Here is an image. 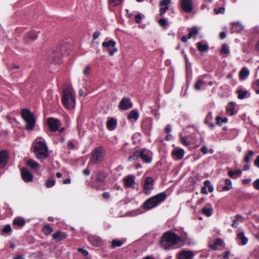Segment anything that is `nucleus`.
<instances>
[{
  "instance_id": "30",
  "label": "nucleus",
  "mask_w": 259,
  "mask_h": 259,
  "mask_svg": "<svg viewBox=\"0 0 259 259\" xmlns=\"http://www.w3.org/2000/svg\"><path fill=\"white\" fill-rule=\"evenodd\" d=\"M106 177V175L101 170H99L97 173V181L98 182H103Z\"/></svg>"
},
{
  "instance_id": "39",
  "label": "nucleus",
  "mask_w": 259,
  "mask_h": 259,
  "mask_svg": "<svg viewBox=\"0 0 259 259\" xmlns=\"http://www.w3.org/2000/svg\"><path fill=\"white\" fill-rule=\"evenodd\" d=\"M42 231L45 235H48L53 231V229L49 225H45L43 227Z\"/></svg>"
},
{
  "instance_id": "11",
  "label": "nucleus",
  "mask_w": 259,
  "mask_h": 259,
  "mask_svg": "<svg viewBox=\"0 0 259 259\" xmlns=\"http://www.w3.org/2000/svg\"><path fill=\"white\" fill-rule=\"evenodd\" d=\"M193 0H180V5L183 11L190 13L193 11Z\"/></svg>"
},
{
  "instance_id": "50",
  "label": "nucleus",
  "mask_w": 259,
  "mask_h": 259,
  "mask_svg": "<svg viewBox=\"0 0 259 259\" xmlns=\"http://www.w3.org/2000/svg\"><path fill=\"white\" fill-rule=\"evenodd\" d=\"M12 231L11 227L10 225H7L3 229V232L4 233H9Z\"/></svg>"
},
{
  "instance_id": "27",
  "label": "nucleus",
  "mask_w": 259,
  "mask_h": 259,
  "mask_svg": "<svg viewBox=\"0 0 259 259\" xmlns=\"http://www.w3.org/2000/svg\"><path fill=\"white\" fill-rule=\"evenodd\" d=\"M212 119V116L211 112H209L207 115L206 118L205 119V123L208 125V126L210 128H213L214 127V124L213 123L211 122V120Z\"/></svg>"
},
{
  "instance_id": "20",
  "label": "nucleus",
  "mask_w": 259,
  "mask_h": 259,
  "mask_svg": "<svg viewBox=\"0 0 259 259\" xmlns=\"http://www.w3.org/2000/svg\"><path fill=\"white\" fill-rule=\"evenodd\" d=\"M117 125V121L113 118L109 119L106 123V126L109 131H113L115 129Z\"/></svg>"
},
{
  "instance_id": "43",
  "label": "nucleus",
  "mask_w": 259,
  "mask_h": 259,
  "mask_svg": "<svg viewBox=\"0 0 259 259\" xmlns=\"http://www.w3.org/2000/svg\"><path fill=\"white\" fill-rule=\"evenodd\" d=\"M197 49L200 51H205L208 49V46L206 44H202L201 42L197 44Z\"/></svg>"
},
{
  "instance_id": "46",
  "label": "nucleus",
  "mask_w": 259,
  "mask_h": 259,
  "mask_svg": "<svg viewBox=\"0 0 259 259\" xmlns=\"http://www.w3.org/2000/svg\"><path fill=\"white\" fill-rule=\"evenodd\" d=\"M55 184V181L53 179H49L46 181V185L48 188H51Z\"/></svg>"
},
{
  "instance_id": "34",
  "label": "nucleus",
  "mask_w": 259,
  "mask_h": 259,
  "mask_svg": "<svg viewBox=\"0 0 259 259\" xmlns=\"http://www.w3.org/2000/svg\"><path fill=\"white\" fill-rule=\"evenodd\" d=\"M237 93L238 94V98L239 99L245 98L248 94L247 91H243L241 89L237 90Z\"/></svg>"
},
{
  "instance_id": "61",
  "label": "nucleus",
  "mask_w": 259,
  "mask_h": 259,
  "mask_svg": "<svg viewBox=\"0 0 259 259\" xmlns=\"http://www.w3.org/2000/svg\"><path fill=\"white\" fill-rule=\"evenodd\" d=\"M74 147V144L71 141H69L67 145V148L68 149H72Z\"/></svg>"
},
{
  "instance_id": "48",
  "label": "nucleus",
  "mask_w": 259,
  "mask_h": 259,
  "mask_svg": "<svg viewBox=\"0 0 259 259\" xmlns=\"http://www.w3.org/2000/svg\"><path fill=\"white\" fill-rule=\"evenodd\" d=\"M180 140L181 143L185 146H188L190 145V142L188 141V139L187 137H181L180 138Z\"/></svg>"
},
{
  "instance_id": "12",
  "label": "nucleus",
  "mask_w": 259,
  "mask_h": 259,
  "mask_svg": "<svg viewBox=\"0 0 259 259\" xmlns=\"http://www.w3.org/2000/svg\"><path fill=\"white\" fill-rule=\"evenodd\" d=\"M21 173L22 179L25 182L28 183L32 181L33 176L27 168H22Z\"/></svg>"
},
{
  "instance_id": "63",
  "label": "nucleus",
  "mask_w": 259,
  "mask_h": 259,
  "mask_svg": "<svg viewBox=\"0 0 259 259\" xmlns=\"http://www.w3.org/2000/svg\"><path fill=\"white\" fill-rule=\"evenodd\" d=\"M164 131L166 133H170L171 131L170 125L169 124L167 125L165 127Z\"/></svg>"
},
{
  "instance_id": "58",
  "label": "nucleus",
  "mask_w": 259,
  "mask_h": 259,
  "mask_svg": "<svg viewBox=\"0 0 259 259\" xmlns=\"http://www.w3.org/2000/svg\"><path fill=\"white\" fill-rule=\"evenodd\" d=\"M142 18L140 15L138 14L135 16V20L137 23H140Z\"/></svg>"
},
{
  "instance_id": "21",
  "label": "nucleus",
  "mask_w": 259,
  "mask_h": 259,
  "mask_svg": "<svg viewBox=\"0 0 259 259\" xmlns=\"http://www.w3.org/2000/svg\"><path fill=\"white\" fill-rule=\"evenodd\" d=\"M89 240L91 243L94 246H100L103 243L101 239L95 236L89 237Z\"/></svg>"
},
{
  "instance_id": "8",
  "label": "nucleus",
  "mask_w": 259,
  "mask_h": 259,
  "mask_svg": "<svg viewBox=\"0 0 259 259\" xmlns=\"http://www.w3.org/2000/svg\"><path fill=\"white\" fill-rule=\"evenodd\" d=\"M91 161L94 164H98L101 162L103 158L102 148L98 147L94 149L92 153Z\"/></svg>"
},
{
  "instance_id": "45",
  "label": "nucleus",
  "mask_w": 259,
  "mask_h": 259,
  "mask_svg": "<svg viewBox=\"0 0 259 259\" xmlns=\"http://www.w3.org/2000/svg\"><path fill=\"white\" fill-rule=\"evenodd\" d=\"M242 217L241 215L240 214H237L236 216H235V218L234 219V220L233 221V223H232V227L233 228H236L238 224H239V223H238V219L239 218H241Z\"/></svg>"
},
{
  "instance_id": "33",
  "label": "nucleus",
  "mask_w": 259,
  "mask_h": 259,
  "mask_svg": "<svg viewBox=\"0 0 259 259\" xmlns=\"http://www.w3.org/2000/svg\"><path fill=\"white\" fill-rule=\"evenodd\" d=\"M237 238L239 240L241 241V244L242 245H245L248 242V239L245 236L243 232L238 233Z\"/></svg>"
},
{
  "instance_id": "13",
  "label": "nucleus",
  "mask_w": 259,
  "mask_h": 259,
  "mask_svg": "<svg viewBox=\"0 0 259 259\" xmlns=\"http://www.w3.org/2000/svg\"><path fill=\"white\" fill-rule=\"evenodd\" d=\"M171 0H161L159 3L160 8L159 9V15L162 16L169 9Z\"/></svg>"
},
{
  "instance_id": "59",
  "label": "nucleus",
  "mask_w": 259,
  "mask_h": 259,
  "mask_svg": "<svg viewBox=\"0 0 259 259\" xmlns=\"http://www.w3.org/2000/svg\"><path fill=\"white\" fill-rule=\"evenodd\" d=\"M200 150L204 154H206L208 153V150L206 146H202Z\"/></svg>"
},
{
  "instance_id": "52",
  "label": "nucleus",
  "mask_w": 259,
  "mask_h": 259,
  "mask_svg": "<svg viewBox=\"0 0 259 259\" xmlns=\"http://www.w3.org/2000/svg\"><path fill=\"white\" fill-rule=\"evenodd\" d=\"M91 69L90 66H87L85 69L83 71V74L84 76H87L89 75L90 71Z\"/></svg>"
},
{
  "instance_id": "16",
  "label": "nucleus",
  "mask_w": 259,
  "mask_h": 259,
  "mask_svg": "<svg viewBox=\"0 0 259 259\" xmlns=\"http://www.w3.org/2000/svg\"><path fill=\"white\" fill-rule=\"evenodd\" d=\"M8 159V153L6 151L3 150L0 152V167L5 166L7 163Z\"/></svg>"
},
{
  "instance_id": "54",
  "label": "nucleus",
  "mask_w": 259,
  "mask_h": 259,
  "mask_svg": "<svg viewBox=\"0 0 259 259\" xmlns=\"http://www.w3.org/2000/svg\"><path fill=\"white\" fill-rule=\"evenodd\" d=\"M184 58L186 62V69L188 70L191 67V64L189 63L188 57L186 55H184Z\"/></svg>"
},
{
  "instance_id": "7",
  "label": "nucleus",
  "mask_w": 259,
  "mask_h": 259,
  "mask_svg": "<svg viewBox=\"0 0 259 259\" xmlns=\"http://www.w3.org/2000/svg\"><path fill=\"white\" fill-rule=\"evenodd\" d=\"M47 123L51 132L59 131L61 133L64 131V127L60 128L62 123L58 119L53 117L48 118L47 120Z\"/></svg>"
},
{
  "instance_id": "19",
  "label": "nucleus",
  "mask_w": 259,
  "mask_h": 259,
  "mask_svg": "<svg viewBox=\"0 0 259 259\" xmlns=\"http://www.w3.org/2000/svg\"><path fill=\"white\" fill-rule=\"evenodd\" d=\"M184 152L183 149L177 148L172 150V153L175 157L180 160L183 158Z\"/></svg>"
},
{
  "instance_id": "9",
  "label": "nucleus",
  "mask_w": 259,
  "mask_h": 259,
  "mask_svg": "<svg viewBox=\"0 0 259 259\" xmlns=\"http://www.w3.org/2000/svg\"><path fill=\"white\" fill-rule=\"evenodd\" d=\"M115 45L116 42L112 40H110L108 41H104L102 43V46L107 49L110 56H112L117 51V48L115 47Z\"/></svg>"
},
{
  "instance_id": "55",
  "label": "nucleus",
  "mask_w": 259,
  "mask_h": 259,
  "mask_svg": "<svg viewBox=\"0 0 259 259\" xmlns=\"http://www.w3.org/2000/svg\"><path fill=\"white\" fill-rule=\"evenodd\" d=\"M253 186L256 190H259V178L253 182Z\"/></svg>"
},
{
  "instance_id": "44",
  "label": "nucleus",
  "mask_w": 259,
  "mask_h": 259,
  "mask_svg": "<svg viewBox=\"0 0 259 259\" xmlns=\"http://www.w3.org/2000/svg\"><path fill=\"white\" fill-rule=\"evenodd\" d=\"M198 29L197 27H192L190 30V32L188 33V38H191L193 35H195L198 33Z\"/></svg>"
},
{
  "instance_id": "6",
  "label": "nucleus",
  "mask_w": 259,
  "mask_h": 259,
  "mask_svg": "<svg viewBox=\"0 0 259 259\" xmlns=\"http://www.w3.org/2000/svg\"><path fill=\"white\" fill-rule=\"evenodd\" d=\"M62 102L64 106L68 109L73 108L75 106V98L72 95L70 89H67L63 91Z\"/></svg>"
},
{
  "instance_id": "26",
  "label": "nucleus",
  "mask_w": 259,
  "mask_h": 259,
  "mask_svg": "<svg viewBox=\"0 0 259 259\" xmlns=\"http://www.w3.org/2000/svg\"><path fill=\"white\" fill-rule=\"evenodd\" d=\"M249 74V71L245 67H243L239 72V77L241 79H245Z\"/></svg>"
},
{
  "instance_id": "18",
  "label": "nucleus",
  "mask_w": 259,
  "mask_h": 259,
  "mask_svg": "<svg viewBox=\"0 0 259 259\" xmlns=\"http://www.w3.org/2000/svg\"><path fill=\"white\" fill-rule=\"evenodd\" d=\"M135 176L129 175L124 178V183L126 187L131 188L134 186L135 184Z\"/></svg>"
},
{
  "instance_id": "5",
  "label": "nucleus",
  "mask_w": 259,
  "mask_h": 259,
  "mask_svg": "<svg viewBox=\"0 0 259 259\" xmlns=\"http://www.w3.org/2000/svg\"><path fill=\"white\" fill-rule=\"evenodd\" d=\"M21 116L26 123L25 128L32 130L35 124L34 115L29 110L23 109L21 111Z\"/></svg>"
},
{
  "instance_id": "25",
  "label": "nucleus",
  "mask_w": 259,
  "mask_h": 259,
  "mask_svg": "<svg viewBox=\"0 0 259 259\" xmlns=\"http://www.w3.org/2000/svg\"><path fill=\"white\" fill-rule=\"evenodd\" d=\"M26 223L25 220L24 218L21 217H17L13 220V224L17 225L19 227H23Z\"/></svg>"
},
{
  "instance_id": "24",
  "label": "nucleus",
  "mask_w": 259,
  "mask_h": 259,
  "mask_svg": "<svg viewBox=\"0 0 259 259\" xmlns=\"http://www.w3.org/2000/svg\"><path fill=\"white\" fill-rule=\"evenodd\" d=\"M27 165L32 169H37L40 167L39 163L32 159H29L26 161Z\"/></svg>"
},
{
  "instance_id": "29",
  "label": "nucleus",
  "mask_w": 259,
  "mask_h": 259,
  "mask_svg": "<svg viewBox=\"0 0 259 259\" xmlns=\"http://www.w3.org/2000/svg\"><path fill=\"white\" fill-rule=\"evenodd\" d=\"M61 56V53L60 52H53L51 55V58L55 63H59V59Z\"/></svg>"
},
{
  "instance_id": "64",
  "label": "nucleus",
  "mask_w": 259,
  "mask_h": 259,
  "mask_svg": "<svg viewBox=\"0 0 259 259\" xmlns=\"http://www.w3.org/2000/svg\"><path fill=\"white\" fill-rule=\"evenodd\" d=\"M254 165L259 168V155L257 156L254 160Z\"/></svg>"
},
{
  "instance_id": "53",
  "label": "nucleus",
  "mask_w": 259,
  "mask_h": 259,
  "mask_svg": "<svg viewBox=\"0 0 259 259\" xmlns=\"http://www.w3.org/2000/svg\"><path fill=\"white\" fill-rule=\"evenodd\" d=\"M230 254V251H227L225 252V254L223 256L220 255V258H221V259H229Z\"/></svg>"
},
{
  "instance_id": "37",
  "label": "nucleus",
  "mask_w": 259,
  "mask_h": 259,
  "mask_svg": "<svg viewBox=\"0 0 259 259\" xmlns=\"http://www.w3.org/2000/svg\"><path fill=\"white\" fill-rule=\"evenodd\" d=\"M225 184L226 186L223 187V190L225 191H228L232 188V182L229 179H226L225 180Z\"/></svg>"
},
{
  "instance_id": "57",
  "label": "nucleus",
  "mask_w": 259,
  "mask_h": 259,
  "mask_svg": "<svg viewBox=\"0 0 259 259\" xmlns=\"http://www.w3.org/2000/svg\"><path fill=\"white\" fill-rule=\"evenodd\" d=\"M78 251L79 252H81L82 253V254L84 255V256H87V255H88V251L86 250H84L81 248H79L78 249Z\"/></svg>"
},
{
  "instance_id": "14",
  "label": "nucleus",
  "mask_w": 259,
  "mask_h": 259,
  "mask_svg": "<svg viewBox=\"0 0 259 259\" xmlns=\"http://www.w3.org/2000/svg\"><path fill=\"white\" fill-rule=\"evenodd\" d=\"M132 107V103L129 99L123 98L119 104V108L123 110H127Z\"/></svg>"
},
{
  "instance_id": "49",
  "label": "nucleus",
  "mask_w": 259,
  "mask_h": 259,
  "mask_svg": "<svg viewBox=\"0 0 259 259\" xmlns=\"http://www.w3.org/2000/svg\"><path fill=\"white\" fill-rule=\"evenodd\" d=\"M122 2V0H109V4L113 7H115L120 5Z\"/></svg>"
},
{
  "instance_id": "35",
  "label": "nucleus",
  "mask_w": 259,
  "mask_h": 259,
  "mask_svg": "<svg viewBox=\"0 0 259 259\" xmlns=\"http://www.w3.org/2000/svg\"><path fill=\"white\" fill-rule=\"evenodd\" d=\"M253 155L254 152L252 150H249L245 156L244 158V161L246 163H249Z\"/></svg>"
},
{
  "instance_id": "32",
  "label": "nucleus",
  "mask_w": 259,
  "mask_h": 259,
  "mask_svg": "<svg viewBox=\"0 0 259 259\" xmlns=\"http://www.w3.org/2000/svg\"><path fill=\"white\" fill-rule=\"evenodd\" d=\"M232 29L236 32H239L243 29V26L239 22H235L232 24Z\"/></svg>"
},
{
  "instance_id": "22",
  "label": "nucleus",
  "mask_w": 259,
  "mask_h": 259,
  "mask_svg": "<svg viewBox=\"0 0 259 259\" xmlns=\"http://www.w3.org/2000/svg\"><path fill=\"white\" fill-rule=\"evenodd\" d=\"M213 208L210 204H208L202 209V213L207 217H210L212 213Z\"/></svg>"
},
{
  "instance_id": "41",
  "label": "nucleus",
  "mask_w": 259,
  "mask_h": 259,
  "mask_svg": "<svg viewBox=\"0 0 259 259\" xmlns=\"http://www.w3.org/2000/svg\"><path fill=\"white\" fill-rule=\"evenodd\" d=\"M230 53V50L229 47L225 44H223L221 51V54H225L228 55Z\"/></svg>"
},
{
  "instance_id": "17",
  "label": "nucleus",
  "mask_w": 259,
  "mask_h": 259,
  "mask_svg": "<svg viewBox=\"0 0 259 259\" xmlns=\"http://www.w3.org/2000/svg\"><path fill=\"white\" fill-rule=\"evenodd\" d=\"M195 253L191 251H183L179 255V259H192Z\"/></svg>"
},
{
  "instance_id": "42",
  "label": "nucleus",
  "mask_w": 259,
  "mask_h": 259,
  "mask_svg": "<svg viewBox=\"0 0 259 259\" xmlns=\"http://www.w3.org/2000/svg\"><path fill=\"white\" fill-rule=\"evenodd\" d=\"M223 241L221 239H217L211 248L213 250H217L218 249L217 246L221 245Z\"/></svg>"
},
{
  "instance_id": "10",
  "label": "nucleus",
  "mask_w": 259,
  "mask_h": 259,
  "mask_svg": "<svg viewBox=\"0 0 259 259\" xmlns=\"http://www.w3.org/2000/svg\"><path fill=\"white\" fill-rule=\"evenodd\" d=\"M154 180L151 177H147L144 183V192L146 194H149L153 189Z\"/></svg>"
},
{
  "instance_id": "2",
  "label": "nucleus",
  "mask_w": 259,
  "mask_h": 259,
  "mask_svg": "<svg viewBox=\"0 0 259 259\" xmlns=\"http://www.w3.org/2000/svg\"><path fill=\"white\" fill-rule=\"evenodd\" d=\"M181 240L175 233L171 231L163 234L160 244L165 249H170L171 246L176 244Z\"/></svg>"
},
{
  "instance_id": "40",
  "label": "nucleus",
  "mask_w": 259,
  "mask_h": 259,
  "mask_svg": "<svg viewBox=\"0 0 259 259\" xmlns=\"http://www.w3.org/2000/svg\"><path fill=\"white\" fill-rule=\"evenodd\" d=\"M123 244V241L121 240L113 239L111 241V247L115 248L116 247H120Z\"/></svg>"
},
{
  "instance_id": "51",
  "label": "nucleus",
  "mask_w": 259,
  "mask_h": 259,
  "mask_svg": "<svg viewBox=\"0 0 259 259\" xmlns=\"http://www.w3.org/2000/svg\"><path fill=\"white\" fill-rule=\"evenodd\" d=\"M159 24L161 26L164 27L167 24V20L166 19L161 18L159 20Z\"/></svg>"
},
{
  "instance_id": "56",
  "label": "nucleus",
  "mask_w": 259,
  "mask_h": 259,
  "mask_svg": "<svg viewBox=\"0 0 259 259\" xmlns=\"http://www.w3.org/2000/svg\"><path fill=\"white\" fill-rule=\"evenodd\" d=\"M216 119V122H217V124L219 125H221V124H222L223 122V118H221L220 116H217L215 118Z\"/></svg>"
},
{
  "instance_id": "60",
  "label": "nucleus",
  "mask_w": 259,
  "mask_h": 259,
  "mask_svg": "<svg viewBox=\"0 0 259 259\" xmlns=\"http://www.w3.org/2000/svg\"><path fill=\"white\" fill-rule=\"evenodd\" d=\"M100 35V33L99 31H95L93 35V38L94 40L96 39Z\"/></svg>"
},
{
  "instance_id": "47",
  "label": "nucleus",
  "mask_w": 259,
  "mask_h": 259,
  "mask_svg": "<svg viewBox=\"0 0 259 259\" xmlns=\"http://www.w3.org/2000/svg\"><path fill=\"white\" fill-rule=\"evenodd\" d=\"M204 185L208 187V191L209 192H212L213 191V187L212 185H211L210 182L209 180L205 181L204 182Z\"/></svg>"
},
{
  "instance_id": "31",
  "label": "nucleus",
  "mask_w": 259,
  "mask_h": 259,
  "mask_svg": "<svg viewBox=\"0 0 259 259\" xmlns=\"http://www.w3.org/2000/svg\"><path fill=\"white\" fill-rule=\"evenodd\" d=\"M226 111L228 115H233L234 114V103L230 102L227 106Z\"/></svg>"
},
{
  "instance_id": "3",
  "label": "nucleus",
  "mask_w": 259,
  "mask_h": 259,
  "mask_svg": "<svg viewBox=\"0 0 259 259\" xmlns=\"http://www.w3.org/2000/svg\"><path fill=\"white\" fill-rule=\"evenodd\" d=\"M33 152L39 159H45L49 156V149L45 141H36L34 143Z\"/></svg>"
},
{
  "instance_id": "15",
  "label": "nucleus",
  "mask_w": 259,
  "mask_h": 259,
  "mask_svg": "<svg viewBox=\"0 0 259 259\" xmlns=\"http://www.w3.org/2000/svg\"><path fill=\"white\" fill-rule=\"evenodd\" d=\"M142 127L144 133L146 135H149L152 128V123L151 121L149 120H145L142 123Z\"/></svg>"
},
{
  "instance_id": "4",
  "label": "nucleus",
  "mask_w": 259,
  "mask_h": 259,
  "mask_svg": "<svg viewBox=\"0 0 259 259\" xmlns=\"http://www.w3.org/2000/svg\"><path fill=\"white\" fill-rule=\"evenodd\" d=\"M166 198L165 193H160L147 199L143 204V208L147 210L152 209L163 202Z\"/></svg>"
},
{
  "instance_id": "36",
  "label": "nucleus",
  "mask_w": 259,
  "mask_h": 259,
  "mask_svg": "<svg viewBox=\"0 0 259 259\" xmlns=\"http://www.w3.org/2000/svg\"><path fill=\"white\" fill-rule=\"evenodd\" d=\"M204 84V81L203 80L198 79L195 84L194 89L197 91L200 90Z\"/></svg>"
},
{
  "instance_id": "62",
  "label": "nucleus",
  "mask_w": 259,
  "mask_h": 259,
  "mask_svg": "<svg viewBox=\"0 0 259 259\" xmlns=\"http://www.w3.org/2000/svg\"><path fill=\"white\" fill-rule=\"evenodd\" d=\"M206 187L207 186H205V185L201 188V193L202 194H207V191L206 190Z\"/></svg>"
},
{
  "instance_id": "38",
  "label": "nucleus",
  "mask_w": 259,
  "mask_h": 259,
  "mask_svg": "<svg viewBox=\"0 0 259 259\" xmlns=\"http://www.w3.org/2000/svg\"><path fill=\"white\" fill-rule=\"evenodd\" d=\"M26 36L31 40H34L37 37V33L36 31L32 30L30 31Z\"/></svg>"
},
{
  "instance_id": "28",
  "label": "nucleus",
  "mask_w": 259,
  "mask_h": 259,
  "mask_svg": "<svg viewBox=\"0 0 259 259\" xmlns=\"http://www.w3.org/2000/svg\"><path fill=\"white\" fill-rule=\"evenodd\" d=\"M139 113L136 110H133L128 115V119L136 121L139 118Z\"/></svg>"
},
{
  "instance_id": "23",
  "label": "nucleus",
  "mask_w": 259,
  "mask_h": 259,
  "mask_svg": "<svg viewBox=\"0 0 259 259\" xmlns=\"http://www.w3.org/2000/svg\"><path fill=\"white\" fill-rule=\"evenodd\" d=\"M66 237V234L61 231H58L53 235V238L57 241H61Z\"/></svg>"
},
{
  "instance_id": "1",
  "label": "nucleus",
  "mask_w": 259,
  "mask_h": 259,
  "mask_svg": "<svg viewBox=\"0 0 259 259\" xmlns=\"http://www.w3.org/2000/svg\"><path fill=\"white\" fill-rule=\"evenodd\" d=\"M153 154L151 151L147 149L143 148L136 150L128 157L129 161H136L140 158L143 162L149 163L152 161Z\"/></svg>"
}]
</instances>
